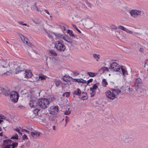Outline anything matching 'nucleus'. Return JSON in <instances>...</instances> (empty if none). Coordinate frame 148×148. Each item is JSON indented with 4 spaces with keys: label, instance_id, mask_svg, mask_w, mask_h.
<instances>
[{
    "label": "nucleus",
    "instance_id": "obj_28",
    "mask_svg": "<svg viewBox=\"0 0 148 148\" xmlns=\"http://www.w3.org/2000/svg\"><path fill=\"white\" fill-rule=\"evenodd\" d=\"M93 56L97 61H98L100 58V55L98 54L94 53L93 54Z\"/></svg>",
    "mask_w": 148,
    "mask_h": 148
},
{
    "label": "nucleus",
    "instance_id": "obj_64",
    "mask_svg": "<svg viewBox=\"0 0 148 148\" xmlns=\"http://www.w3.org/2000/svg\"><path fill=\"white\" fill-rule=\"evenodd\" d=\"M139 34V33H138V32H134L133 33V35H138Z\"/></svg>",
    "mask_w": 148,
    "mask_h": 148
},
{
    "label": "nucleus",
    "instance_id": "obj_1",
    "mask_svg": "<svg viewBox=\"0 0 148 148\" xmlns=\"http://www.w3.org/2000/svg\"><path fill=\"white\" fill-rule=\"evenodd\" d=\"M49 103L48 100L46 98L41 99L38 100V106L43 109H45L48 107Z\"/></svg>",
    "mask_w": 148,
    "mask_h": 148
},
{
    "label": "nucleus",
    "instance_id": "obj_18",
    "mask_svg": "<svg viewBox=\"0 0 148 148\" xmlns=\"http://www.w3.org/2000/svg\"><path fill=\"white\" fill-rule=\"evenodd\" d=\"M3 142L4 144H6L7 145H9L10 146H11V145H13L12 143H13L12 140H4Z\"/></svg>",
    "mask_w": 148,
    "mask_h": 148
},
{
    "label": "nucleus",
    "instance_id": "obj_26",
    "mask_svg": "<svg viewBox=\"0 0 148 148\" xmlns=\"http://www.w3.org/2000/svg\"><path fill=\"white\" fill-rule=\"evenodd\" d=\"M67 33L69 34L70 36L74 38L75 37L74 34L73 33L72 31L69 29L68 30Z\"/></svg>",
    "mask_w": 148,
    "mask_h": 148
},
{
    "label": "nucleus",
    "instance_id": "obj_15",
    "mask_svg": "<svg viewBox=\"0 0 148 148\" xmlns=\"http://www.w3.org/2000/svg\"><path fill=\"white\" fill-rule=\"evenodd\" d=\"M25 77L26 78H29L31 77L32 75V73L30 72L29 70H25L24 73Z\"/></svg>",
    "mask_w": 148,
    "mask_h": 148
},
{
    "label": "nucleus",
    "instance_id": "obj_48",
    "mask_svg": "<svg viewBox=\"0 0 148 148\" xmlns=\"http://www.w3.org/2000/svg\"><path fill=\"white\" fill-rule=\"evenodd\" d=\"M23 23V22H18V23L20 25H25V26H29L28 25H27L26 24Z\"/></svg>",
    "mask_w": 148,
    "mask_h": 148
},
{
    "label": "nucleus",
    "instance_id": "obj_44",
    "mask_svg": "<svg viewBox=\"0 0 148 148\" xmlns=\"http://www.w3.org/2000/svg\"><path fill=\"white\" fill-rule=\"evenodd\" d=\"M71 113V111L69 110H66L64 112V114L65 115H68Z\"/></svg>",
    "mask_w": 148,
    "mask_h": 148
},
{
    "label": "nucleus",
    "instance_id": "obj_16",
    "mask_svg": "<svg viewBox=\"0 0 148 148\" xmlns=\"http://www.w3.org/2000/svg\"><path fill=\"white\" fill-rule=\"evenodd\" d=\"M81 98L83 100H87L88 99V96L86 92H82Z\"/></svg>",
    "mask_w": 148,
    "mask_h": 148
},
{
    "label": "nucleus",
    "instance_id": "obj_61",
    "mask_svg": "<svg viewBox=\"0 0 148 148\" xmlns=\"http://www.w3.org/2000/svg\"><path fill=\"white\" fill-rule=\"evenodd\" d=\"M22 132L25 131L26 132H27L28 133H29L28 131L27 130H26L25 129H22Z\"/></svg>",
    "mask_w": 148,
    "mask_h": 148
},
{
    "label": "nucleus",
    "instance_id": "obj_22",
    "mask_svg": "<svg viewBox=\"0 0 148 148\" xmlns=\"http://www.w3.org/2000/svg\"><path fill=\"white\" fill-rule=\"evenodd\" d=\"M71 78L72 77L70 76L65 75L62 77V79L65 82H68V81H69L68 79L70 78L71 79Z\"/></svg>",
    "mask_w": 148,
    "mask_h": 148
},
{
    "label": "nucleus",
    "instance_id": "obj_54",
    "mask_svg": "<svg viewBox=\"0 0 148 148\" xmlns=\"http://www.w3.org/2000/svg\"><path fill=\"white\" fill-rule=\"evenodd\" d=\"M22 138H23V140H25L26 139H27V136L25 135H23V136Z\"/></svg>",
    "mask_w": 148,
    "mask_h": 148
},
{
    "label": "nucleus",
    "instance_id": "obj_35",
    "mask_svg": "<svg viewBox=\"0 0 148 148\" xmlns=\"http://www.w3.org/2000/svg\"><path fill=\"white\" fill-rule=\"evenodd\" d=\"M33 106V108L36 107L37 106H38V101H36L34 100Z\"/></svg>",
    "mask_w": 148,
    "mask_h": 148
},
{
    "label": "nucleus",
    "instance_id": "obj_58",
    "mask_svg": "<svg viewBox=\"0 0 148 148\" xmlns=\"http://www.w3.org/2000/svg\"><path fill=\"white\" fill-rule=\"evenodd\" d=\"M116 29L117 28L114 25H112V29Z\"/></svg>",
    "mask_w": 148,
    "mask_h": 148
},
{
    "label": "nucleus",
    "instance_id": "obj_59",
    "mask_svg": "<svg viewBox=\"0 0 148 148\" xmlns=\"http://www.w3.org/2000/svg\"><path fill=\"white\" fill-rule=\"evenodd\" d=\"M44 11H45V12H46V13L47 14H49V15H50L49 12H48V10H44Z\"/></svg>",
    "mask_w": 148,
    "mask_h": 148
},
{
    "label": "nucleus",
    "instance_id": "obj_49",
    "mask_svg": "<svg viewBox=\"0 0 148 148\" xmlns=\"http://www.w3.org/2000/svg\"><path fill=\"white\" fill-rule=\"evenodd\" d=\"M99 71L100 73H103L104 72L102 67L99 69Z\"/></svg>",
    "mask_w": 148,
    "mask_h": 148
},
{
    "label": "nucleus",
    "instance_id": "obj_25",
    "mask_svg": "<svg viewBox=\"0 0 148 148\" xmlns=\"http://www.w3.org/2000/svg\"><path fill=\"white\" fill-rule=\"evenodd\" d=\"M106 97L110 99H111V92L110 90L107 91L106 93Z\"/></svg>",
    "mask_w": 148,
    "mask_h": 148
},
{
    "label": "nucleus",
    "instance_id": "obj_31",
    "mask_svg": "<svg viewBox=\"0 0 148 148\" xmlns=\"http://www.w3.org/2000/svg\"><path fill=\"white\" fill-rule=\"evenodd\" d=\"M102 85L103 86L105 87L108 85V83L105 79H103L102 80Z\"/></svg>",
    "mask_w": 148,
    "mask_h": 148
},
{
    "label": "nucleus",
    "instance_id": "obj_62",
    "mask_svg": "<svg viewBox=\"0 0 148 148\" xmlns=\"http://www.w3.org/2000/svg\"><path fill=\"white\" fill-rule=\"evenodd\" d=\"M144 50V49L143 48H140L139 50L140 52H143Z\"/></svg>",
    "mask_w": 148,
    "mask_h": 148
},
{
    "label": "nucleus",
    "instance_id": "obj_23",
    "mask_svg": "<svg viewBox=\"0 0 148 148\" xmlns=\"http://www.w3.org/2000/svg\"><path fill=\"white\" fill-rule=\"evenodd\" d=\"M54 82L55 85L57 87H58L61 84V81L59 79H55Z\"/></svg>",
    "mask_w": 148,
    "mask_h": 148
},
{
    "label": "nucleus",
    "instance_id": "obj_60",
    "mask_svg": "<svg viewBox=\"0 0 148 148\" xmlns=\"http://www.w3.org/2000/svg\"><path fill=\"white\" fill-rule=\"evenodd\" d=\"M88 6L89 7H90L91 4L88 2H86Z\"/></svg>",
    "mask_w": 148,
    "mask_h": 148
},
{
    "label": "nucleus",
    "instance_id": "obj_36",
    "mask_svg": "<svg viewBox=\"0 0 148 148\" xmlns=\"http://www.w3.org/2000/svg\"><path fill=\"white\" fill-rule=\"evenodd\" d=\"M121 137L122 138V137H123V138L122 139H123V141L125 140V139H127V138H128V136L126 134H124L123 135H121Z\"/></svg>",
    "mask_w": 148,
    "mask_h": 148
},
{
    "label": "nucleus",
    "instance_id": "obj_42",
    "mask_svg": "<svg viewBox=\"0 0 148 148\" xmlns=\"http://www.w3.org/2000/svg\"><path fill=\"white\" fill-rule=\"evenodd\" d=\"M39 111L38 109H36L33 111V113L35 115H37L38 114V112Z\"/></svg>",
    "mask_w": 148,
    "mask_h": 148
},
{
    "label": "nucleus",
    "instance_id": "obj_50",
    "mask_svg": "<svg viewBox=\"0 0 148 148\" xmlns=\"http://www.w3.org/2000/svg\"><path fill=\"white\" fill-rule=\"evenodd\" d=\"M39 78L41 79V80H43L45 79V77L44 76H40Z\"/></svg>",
    "mask_w": 148,
    "mask_h": 148
},
{
    "label": "nucleus",
    "instance_id": "obj_19",
    "mask_svg": "<svg viewBox=\"0 0 148 148\" xmlns=\"http://www.w3.org/2000/svg\"><path fill=\"white\" fill-rule=\"evenodd\" d=\"M121 69L122 71V73L124 76H125L127 75V70L123 66H121Z\"/></svg>",
    "mask_w": 148,
    "mask_h": 148
},
{
    "label": "nucleus",
    "instance_id": "obj_55",
    "mask_svg": "<svg viewBox=\"0 0 148 148\" xmlns=\"http://www.w3.org/2000/svg\"><path fill=\"white\" fill-rule=\"evenodd\" d=\"M36 10L37 11L40 12L41 14H42V13L43 12V11H41V10L39 9L37 7H36Z\"/></svg>",
    "mask_w": 148,
    "mask_h": 148
},
{
    "label": "nucleus",
    "instance_id": "obj_40",
    "mask_svg": "<svg viewBox=\"0 0 148 148\" xmlns=\"http://www.w3.org/2000/svg\"><path fill=\"white\" fill-rule=\"evenodd\" d=\"M89 23H90V26H88V28H91L92 27V26L93 25V23L92 21L89 20Z\"/></svg>",
    "mask_w": 148,
    "mask_h": 148
},
{
    "label": "nucleus",
    "instance_id": "obj_51",
    "mask_svg": "<svg viewBox=\"0 0 148 148\" xmlns=\"http://www.w3.org/2000/svg\"><path fill=\"white\" fill-rule=\"evenodd\" d=\"M5 146L4 147V148H10V146H10L9 145L6 144H4Z\"/></svg>",
    "mask_w": 148,
    "mask_h": 148
},
{
    "label": "nucleus",
    "instance_id": "obj_6",
    "mask_svg": "<svg viewBox=\"0 0 148 148\" xmlns=\"http://www.w3.org/2000/svg\"><path fill=\"white\" fill-rule=\"evenodd\" d=\"M143 84L142 80L140 78L135 79V88L136 90L137 91L138 89Z\"/></svg>",
    "mask_w": 148,
    "mask_h": 148
},
{
    "label": "nucleus",
    "instance_id": "obj_47",
    "mask_svg": "<svg viewBox=\"0 0 148 148\" xmlns=\"http://www.w3.org/2000/svg\"><path fill=\"white\" fill-rule=\"evenodd\" d=\"M102 68H103L104 72L105 71H109V69H108V68L106 67H103Z\"/></svg>",
    "mask_w": 148,
    "mask_h": 148
},
{
    "label": "nucleus",
    "instance_id": "obj_11",
    "mask_svg": "<svg viewBox=\"0 0 148 148\" xmlns=\"http://www.w3.org/2000/svg\"><path fill=\"white\" fill-rule=\"evenodd\" d=\"M0 91L1 92H0V94L2 92L6 96H9L10 94V92L8 89H6L3 88H0Z\"/></svg>",
    "mask_w": 148,
    "mask_h": 148
},
{
    "label": "nucleus",
    "instance_id": "obj_43",
    "mask_svg": "<svg viewBox=\"0 0 148 148\" xmlns=\"http://www.w3.org/2000/svg\"><path fill=\"white\" fill-rule=\"evenodd\" d=\"M34 100H31L30 101L29 104L30 106L32 108H33V105L34 103Z\"/></svg>",
    "mask_w": 148,
    "mask_h": 148
},
{
    "label": "nucleus",
    "instance_id": "obj_3",
    "mask_svg": "<svg viewBox=\"0 0 148 148\" xmlns=\"http://www.w3.org/2000/svg\"><path fill=\"white\" fill-rule=\"evenodd\" d=\"M55 47L58 51H64L65 49V46L60 41L56 42Z\"/></svg>",
    "mask_w": 148,
    "mask_h": 148
},
{
    "label": "nucleus",
    "instance_id": "obj_10",
    "mask_svg": "<svg viewBox=\"0 0 148 148\" xmlns=\"http://www.w3.org/2000/svg\"><path fill=\"white\" fill-rule=\"evenodd\" d=\"M112 99H114L116 97V96L118 95L121 92V90L117 89H112Z\"/></svg>",
    "mask_w": 148,
    "mask_h": 148
},
{
    "label": "nucleus",
    "instance_id": "obj_45",
    "mask_svg": "<svg viewBox=\"0 0 148 148\" xmlns=\"http://www.w3.org/2000/svg\"><path fill=\"white\" fill-rule=\"evenodd\" d=\"M15 130L17 131L19 134L22 135V133L20 132V130L18 128H16L15 129Z\"/></svg>",
    "mask_w": 148,
    "mask_h": 148
},
{
    "label": "nucleus",
    "instance_id": "obj_32",
    "mask_svg": "<svg viewBox=\"0 0 148 148\" xmlns=\"http://www.w3.org/2000/svg\"><path fill=\"white\" fill-rule=\"evenodd\" d=\"M13 145H11V146H12V148H14V147H16L18 145V143L17 142H13L12 143Z\"/></svg>",
    "mask_w": 148,
    "mask_h": 148
},
{
    "label": "nucleus",
    "instance_id": "obj_41",
    "mask_svg": "<svg viewBox=\"0 0 148 148\" xmlns=\"http://www.w3.org/2000/svg\"><path fill=\"white\" fill-rule=\"evenodd\" d=\"M34 22L37 24L40 23V19H38V20L36 21V18L35 20H33Z\"/></svg>",
    "mask_w": 148,
    "mask_h": 148
},
{
    "label": "nucleus",
    "instance_id": "obj_17",
    "mask_svg": "<svg viewBox=\"0 0 148 148\" xmlns=\"http://www.w3.org/2000/svg\"><path fill=\"white\" fill-rule=\"evenodd\" d=\"M81 93H82L81 91L79 88H77L73 92V95L79 96H80Z\"/></svg>",
    "mask_w": 148,
    "mask_h": 148
},
{
    "label": "nucleus",
    "instance_id": "obj_37",
    "mask_svg": "<svg viewBox=\"0 0 148 148\" xmlns=\"http://www.w3.org/2000/svg\"><path fill=\"white\" fill-rule=\"evenodd\" d=\"M70 95V93L69 92H66L64 93L63 94V96H65L66 97H69Z\"/></svg>",
    "mask_w": 148,
    "mask_h": 148
},
{
    "label": "nucleus",
    "instance_id": "obj_13",
    "mask_svg": "<svg viewBox=\"0 0 148 148\" xmlns=\"http://www.w3.org/2000/svg\"><path fill=\"white\" fill-rule=\"evenodd\" d=\"M71 78V80L74 82H77L78 83H82L83 84H86V81L82 79H74Z\"/></svg>",
    "mask_w": 148,
    "mask_h": 148
},
{
    "label": "nucleus",
    "instance_id": "obj_33",
    "mask_svg": "<svg viewBox=\"0 0 148 148\" xmlns=\"http://www.w3.org/2000/svg\"><path fill=\"white\" fill-rule=\"evenodd\" d=\"M72 25L73 27V28L75 29L77 31H78L80 33H81L82 32L81 31L79 30V29H78V28L74 24H72Z\"/></svg>",
    "mask_w": 148,
    "mask_h": 148
},
{
    "label": "nucleus",
    "instance_id": "obj_29",
    "mask_svg": "<svg viewBox=\"0 0 148 148\" xmlns=\"http://www.w3.org/2000/svg\"><path fill=\"white\" fill-rule=\"evenodd\" d=\"M5 119V117L4 116L0 114V124H1V122L3 121L2 120ZM1 129L0 128V131H1Z\"/></svg>",
    "mask_w": 148,
    "mask_h": 148
},
{
    "label": "nucleus",
    "instance_id": "obj_34",
    "mask_svg": "<svg viewBox=\"0 0 148 148\" xmlns=\"http://www.w3.org/2000/svg\"><path fill=\"white\" fill-rule=\"evenodd\" d=\"M97 88L98 86L96 84H94L93 85L92 87H91L90 88H92V90L96 91Z\"/></svg>",
    "mask_w": 148,
    "mask_h": 148
},
{
    "label": "nucleus",
    "instance_id": "obj_20",
    "mask_svg": "<svg viewBox=\"0 0 148 148\" xmlns=\"http://www.w3.org/2000/svg\"><path fill=\"white\" fill-rule=\"evenodd\" d=\"M56 38L59 40L63 39L64 40L65 38L62 35L60 34H55Z\"/></svg>",
    "mask_w": 148,
    "mask_h": 148
},
{
    "label": "nucleus",
    "instance_id": "obj_39",
    "mask_svg": "<svg viewBox=\"0 0 148 148\" xmlns=\"http://www.w3.org/2000/svg\"><path fill=\"white\" fill-rule=\"evenodd\" d=\"M50 53L55 56H57V53L55 52V51L53 50H51L50 51Z\"/></svg>",
    "mask_w": 148,
    "mask_h": 148
},
{
    "label": "nucleus",
    "instance_id": "obj_21",
    "mask_svg": "<svg viewBox=\"0 0 148 148\" xmlns=\"http://www.w3.org/2000/svg\"><path fill=\"white\" fill-rule=\"evenodd\" d=\"M90 97H94L95 95L96 91L92 90V88H90Z\"/></svg>",
    "mask_w": 148,
    "mask_h": 148
},
{
    "label": "nucleus",
    "instance_id": "obj_30",
    "mask_svg": "<svg viewBox=\"0 0 148 148\" xmlns=\"http://www.w3.org/2000/svg\"><path fill=\"white\" fill-rule=\"evenodd\" d=\"M88 74L91 77H94L97 75V73H93L91 72H89Z\"/></svg>",
    "mask_w": 148,
    "mask_h": 148
},
{
    "label": "nucleus",
    "instance_id": "obj_12",
    "mask_svg": "<svg viewBox=\"0 0 148 148\" xmlns=\"http://www.w3.org/2000/svg\"><path fill=\"white\" fill-rule=\"evenodd\" d=\"M41 134L40 132H38L34 131L31 133L30 137H31V138H38Z\"/></svg>",
    "mask_w": 148,
    "mask_h": 148
},
{
    "label": "nucleus",
    "instance_id": "obj_5",
    "mask_svg": "<svg viewBox=\"0 0 148 148\" xmlns=\"http://www.w3.org/2000/svg\"><path fill=\"white\" fill-rule=\"evenodd\" d=\"M48 111L49 114L51 115H55L57 114L59 111L58 106H51L48 109Z\"/></svg>",
    "mask_w": 148,
    "mask_h": 148
},
{
    "label": "nucleus",
    "instance_id": "obj_27",
    "mask_svg": "<svg viewBox=\"0 0 148 148\" xmlns=\"http://www.w3.org/2000/svg\"><path fill=\"white\" fill-rule=\"evenodd\" d=\"M64 40L70 43H71L73 42L72 40L70 37L65 38Z\"/></svg>",
    "mask_w": 148,
    "mask_h": 148
},
{
    "label": "nucleus",
    "instance_id": "obj_53",
    "mask_svg": "<svg viewBox=\"0 0 148 148\" xmlns=\"http://www.w3.org/2000/svg\"><path fill=\"white\" fill-rule=\"evenodd\" d=\"M65 121H66V124L65 125V126L66 125L67 123L69 121V120L68 119V117L67 116H66V119H65Z\"/></svg>",
    "mask_w": 148,
    "mask_h": 148
},
{
    "label": "nucleus",
    "instance_id": "obj_63",
    "mask_svg": "<svg viewBox=\"0 0 148 148\" xmlns=\"http://www.w3.org/2000/svg\"><path fill=\"white\" fill-rule=\"evenodd\" d=\"M66 85H67V84H63L62 86V87H65L66 86Z\"/></svg>",
    "mask_w": 148,
    "mask_h": 148
},
{
    "label": "nucleus",
    "instance_id": "obj_56",
    "mask_svg": "<svg viewBox=\"0 0 148 148\" xmlns=\"http://www.w3.org/2000/svg\"><path fill=\"white\" fill-rule=\"evenodd\" d=\"M126 32L129 34H132L133 33L132 31L129 30L128 29H127Z\"/></svg>",
    "mask_w": 148,
    "mask_h": 148
},
{
    "label": "nucleus",
    "instance_id": "obj_14",
    "mask_svg": "<svg viewBox=\"0 0 148 148\" xmlns=\"http://www.w3.org/2000/svg\"><path fill=\"white\" fill-rule=\"evenodd\" d=\"M23 66L24 67V66L21 65L20 66L17 67L15 69V72L16 74H18L24 70V67H23Z\"/></svg>",
    "mask_w": 148,
    "mask_h": 148
},
{
    "label": "nucleus",
    "instance_id": "obj_38",
    "mask_svg": "<svg viewBox=\"0 0 148 148\" xmlns=\"http://www.w3.org/2000/svg\"><path fill=\"white\" fill-rule=\"evenodd\" d=\"M119 28L121 29V30H123L125 32H126L127 29L124 27L122 26H120L119 27Z\"/></svg>",
    "mask_w": 148,
    "mask_h": 148
},
{
    "label": "nucleus",
    "instance_id": "obj_4",
    "mask_svg": "<svg viewBox=\"0 0 148 148\" xmlns=\"http://www.w3.org/2000/svg\"><path fill=\"white\" fill-rule=\"evenodd\" d=\"M127 83H125L124 86H123L121 88V91L123 93L129 94L132 91V89L130 88L129 85Z\"/></svg>",
    "mask_w": 148,
    "mask_h": 148
},
{
    "label": "nucleus",
    "instance_id": "obj_7",
    "mask_svg": "<svg viewBox=\"0 0 148 148\" xmlns=\"http://www.w3.org/2000/svg\"><path fill=\"white\" fill-rule=\"evenodd\" d=\"M10 99L14 103L17 102L18 100V95L16 92L14 91L12 92L11 93H10Z\"/></svg>",
    "mask_w": 148,
    "mask_h": 148
},
{
    "label": "nucleus",
    "instance_id": "obj_8",
    "mask_svg": "<svg viewBox=\"0 0 148 148\" xmlns=\"http://www.w3.org/2000/svg\"><path fill=\"white\" fill-rule=\"evenodd\" d=\"M130 13L132 16L135 18L137 16L140 15L141 16L144 14L141 11L136 10H131L130 12Z\"/></svg>",
    "mask_w": 148,
    "mask_h": 148
},
{
    "label": "nucleus",
    "instance_id": "obj_46",
    "mask_svg": "<svg viewBox=\"0 0 148 148\" xmlns=\"http://www.w3.org/2000/svg\"><path fill=\"white\" fill-rule=\"evenodd\" d=\"M73 74L75 76L78 75H79V73L78 72L75 71H72Z\"/></svg>",
    "mask_w": 148,
    "mask_h": 148
},
{
    "label": "nucleus",
    "instance_id": "obj_52",
    "mask_svg": "<svg viewBox=\"0 0 148 148\" xmlns=\"http://www.w3.org/2000/svg\"><path fill=\"white\" fill-rule=\"evenodd\" d=\"M93 79H90L87 81V84H88L90 82H92Z\"/></svg>",
    "mask_w": 148,
    "mask_h": 148
},
{
    "label": "nucleus",
    "instance_id": "obj_57",
    "mask_svg": "<svg viewBox=\"0 0 148 148\" xmlns=\"http://www.w3.org/2000/svg\"><path fill=\"white\" fill-rule=\"evenodd\" d=\"M11 138L17 139L18 138V136H13Z\"/></svg>",
    "mask_w": 148,
    "mask_h": 148
},
{
    "label": "nucleus",
    "instance_id": "obj_2",
    "mask_svg": "<svg viewBox=\"0 0 148 148\" xmlns=\"http://www.w3.org/2000/svg\"><path fill=\"white\" fill-rule=\"evenodd\" d=\"M115 60H112V71L118 72L120 69V67L116 62Z\"/></svg>",
    "mask_w": 148,
    "mask_h": 148
},
{
    "label": "nucleus",
    "instance_id": "obj_24",
    "mask_svg": "<svg viewBox=\"0 0 148 148\" xmlns=\"http://www.w3.org/2000/svg\"><path fill=\"white\" fill-rule=\"evenodd\" d=\"M48 37L52 40H53V36L55 34L53 33L52 32H47Z\"/></svg>",
    "mask_w": 148,
    "mask_h": 148
},
{
    "label": "nucleus",
    "instance_id": "obj_9",
    "mask_svg": "<svg viewBox=\"0 0 148 148\" xmlns=\"http://www.w3.org/2000/svg\"><path fill=\"white\" fill-rule=\"evenodd\" d=\"M19 36L20 37L21 40L25 43L27 45L29 46L30 47H32L33 45L30 43L28 42V40L27 38L22 34H20Z\"/></svg>",
    "mask_w": 148,
    "mask_h": 148
}]
</instances>
